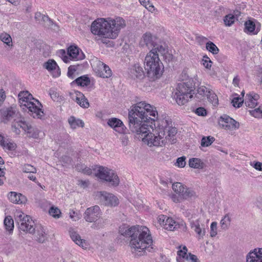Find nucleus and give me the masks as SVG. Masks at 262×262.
I'll return each instance as SVG.
<instances>
[{
  "instance_id": "f257e3e1",
  "label": "nucleus",
  "mask_w": 262,
  "mask_h": 262,
  "mask_svg": "<svg viewBox=\"0 0 262 262\" xmlns=\"http://www.w3.org/2000/svg\"><path fill=\"white\" fill-rule=\"evenodd\" d=\"M157 118L156 108L145 102H140L133 105L128 112V124L130 130L141 135L142 140L149 146H162L167 140H170L177 133L176 127L172 126V121L167 119L157 121L158 126L155 133H149V127H156L155 118Z\"/></svg>"
},
{
  "instance_id": "f03ea898",
  "label": "nucleus",
  "mask_w": 262,
  "mask_h": 262,
  "mask_svg": "<svg viewBox=\"0 0 262 262\" xmlns=\"http://www.w3.org/2000/svg\"><path fill=\"white\" fill-rule=\"evenodd\" d=\"M119 232L126 238H130L129 246L133 254L141 256L150 252L153 240L149 229L143 226H132L129 227L122 225L119 227Z\"/></svg>"
},
{
  "instance_id": "7ed1b4c3",
  "label": "nucleus",
  "mask_w": 262,
  "mask_h": 262,
  "mask_svg": "<svg viewBox=\"0 0 262 262\" xmlns=\"http://www.w3.org/2000/svg\"><path fill=\"white\" fill-rule=\"evenodd\" d=\"M108 19L101 18L94 21L91 28L92 33L105 38H116L120 30L125 27V20L120 17Z\"/></svg>"
},
{
  "instance_id": "20e7f679",
  "label": "nucleus",
  "mask_w": 262,
  "mask_h": 262,
  "mask_svg": "<svg viewBox=\"0 0 262 262\" xmlns=\"http://www.w3.org/2000/svg\"><path fill=\"white\" fill-rule=\"evenodd\" d=\"M18 97L20 106L24 111L28 110V113L33 118L42 119L44 113L41 107H42L40 102L34 98L28 91L20 92Z\"/></svg>"
},
{
  "instance_id": "39448f33",
  "label": "nucleus",
  "mask_w": 262,
  "mask_h": 262,
  "mask_svg": "<svg viewBox=\"0 0 262 262\" xmlns=\"http://www.w3.org/2000/svg\"><path fill=\"white\" fill-rule=\"evenodd\" d=\"M195 81V79L188 78L183 79L182 82L178 83L174 97L179 105H184L193 97L196 87Z\"/></svg>"
},
{
  "instance_id": "423d86ee",
  "label": "nucleus",
  "mask_w": 262,
  "mask_h": 262,
  "mask_svg": "<svg viewBox=\"0 0 262 262\" xmlns=\"http://www.w3.org/2000/svg\"><path fill=\"white\" fill-rule=\"evenodd\" d=\"M145 70L147 76L155 80L162 75L164 71V67L160 61L159 54H155L153 52H149L144 59Z\"/></svg>"
},
{
  "instance_id": "0eeeda50",
  "label": "nucleus",
  "mask_w": 262,
  "mask_h": 262,
  "mask_svg": "<svg viewBox=\"0 0 262 262\" xmlns=\"http://www.w3.org/2000/svg\"><path fill=\"white\" fill-rule=\"evenodd\" d=\"M173 190L176 192L177 195H172V199L174 202H180L183 200H186L195 196V192L189 188H187L181 183L176 182L172 184Z\"/></svg>"
},
{
  "instance_id": "6e6552de",
  "label": "nucleus",
  "mask_w": 262,
  "mask_h": 262,
  "mask_svg": "<svg viewBox=\"0 0 262 262\" xmlns=\"http://www.w3.org/2000/svg\"><path fill=\"white\" fill-rule=\"evenodd\" d=\"M98 178L108 182L111 186H117L119 184V179L114 170L103 166H99L95 174Z\"/></svg>"
},
{
  "instance_id": "1a4fd4ad",
  "label": "nucleus",
  "mask_w": 262,
  "mask_h": 262,
  "mask_svg": "<svg viewBox=\"0 0 262 262\" xmlns=\"http://www.w3.org/2000/svg\"><path fill=\"white\" fill-rule=\"evenodd\" d=\"M0 117L2 121L4 123H7L13 120V121H16L18 126H20L18 121L23 122L24 121V118L21 117L16 108L12 106L1 109L0 110Z\"/></svg>"
},
{
  "instance_id": "9d476101",
  "label": "nucleus",
  "mask_w": 262,
  "mask_h": 262,
  "mask_svg": "<svg viewBox=\"0 0 262 262\" xmlns=\"http://www.w3.org/2000/svg\"><path fill=\"white\" fill-rule=\"evenodd\" d=\"M102 212L99 206L95 205L87 208L83 214L84 219L88 222H95L100 219Z\"/></svg>"
},
{
  "instance_id": "9b49d317",
  "label": "nucleus",
  "mask_w": 262,
  "mask_h": 262,
  "mask_svg": "<svg viewBox=\"0 0 262 262\" xmlns=\"http://www.w3.org/2000/svg\"><path fill=\"white\" fill-rule=\"evenodd\" d=\"M98 194L101 202L105 206L115 207L119 204V200L112 193L100 191Z\"/></svg>"
},
{
  "instance_id": "f8f14e48",
  "label": "nucleus",
  "mask_w": 262,
  "mask_h": 262,
  "mask_svg": "<svg viewBox=\"0 0 262 262\" xmlns=\"http://www.w3.org/2000/svg\"><path fill=\"white\" fill-rule=\"evenodd\" d=\"M219 124L223 128L227 130L238 129L239 127V124L238 122L227 115H223L220 117Z\"/></svg>"
},
{
  "instance_id": "ddd939ff",
  "label": "nucleus",
  "mask_w": 262,
  "mask_h": 262,
  "mask_svg": "<svg viewBox=\"0 0 262 262\" xmlns=\"http://www.w3.org/2000/svg\"><path fill=\"white\" fill-rule=\"evenodd\" d=\"M37 225L35 224L32 217L29 216L25 217V220L23 221L17 226L20 230L26 233L33 234Z\"/></svg>"
},
{
  "instance_id": "4468645a",
  "label": "nucleus",
  "mask_w": 262,
  "mask_h": 262,
  "mask_svg": "<svg viewBox=\"0 0 262 262\" xmlns=\"http://www.w3.org/2000/svg\"><path fill=\"white\" fill-rule=\"evenodd\" d=\"M67 54L70 60H81L85 58L81 50L76 45H71L67 49Z\"/></svg>"
},
{
  "instance_id": "2eb2a0df",
  "label": "nucleus",
  "mask_w": 262,
  "mask_h": 262,
  "mask_svg": "<svg viewBox=\"0 0 262 262\" xmlns=\"http://www.w3.org/2000/svg\"><path fill=\"white\" fill-rule=\"evenodd\" d=\"M107 124L110 127L120 134H124L126 133V127L123 122L118 118H111L108 119Z\"/></svg>"
},
{
  "instance_id": "dca6fc26",
  "label": "nucleus",
  "mask_w": 262,
  "mask_h": 262,
  "mask_svg": "<svg viewBox=\"0 0 262 262\" xmlns=\"http://www.w3.org/2000/svg\"><path fill=\"white\" fill-rule=\"evenodd\" d=\"M32 234L34 235L35 240L39 243H45L48 238L46 229L39 224L37 225Z\"/></svg>"
},
{
  "instance_id": "f3484780",
  "label": "nucleus",
  "mask_w": 262,
  "mask_h": 262,
  "mask_svg": "<svg viewBox=\"0 0 262 262\" xmlns=\"http://www.w3.org/2000/svg\"><path fill=\"white\" fill-rule=\"evenodd\" d=\"M18 123H19L20 127L27 133L29 138H38L40 132L37 128L33 127L25 120L23 122L18 121Z\"/></svg>"
},
{
  "instance_id": "a211bd4d",
  "label": "nucleus",
  "mask_w": 262,
  "mask_h": 262,
  "mask_svg": "<svg viewBox=\"0 0 262 262\" xmlns=\"http://www.w3.org/2000/svg\"><path fill=\"white\" fill-rule=\"evenodd\" d=\"M43 67L50 72L54 77H58L61 74L60 69L54 59H49L43 63Z\"/></svg>"
},
{
  "instance_id": "6ab92c4d",
  "label": "nucleus",
  "mask_w": 262,
  "mask_h": 262,
  "mask_svg": "<svg viewBox=\"0 0 262 262\" xmlns=\"http://www.w3.org/2000/svg\"><path fill=\"white\" fill-rule=\"evenodd\" d=\"M246 262H262V248H255L246 255Z\"/></svg>"
},
{
  "instance_id": "aec40b11",
  "label": "nucleus",
  "mask_w": 262,
  "mask_h": 262,
  "mask_svg": "<svg viewBox=\"0 0 262 262\" xmlns=\"http://www.w3.org/2000/svg\"><path fill=\"white\" fill-rule=\"evenodd\" d=\"M69 233L71 239L75 244L83 249H86L88 248V242L85 240L81 239L80 235L74 229H70Z\"/></svg>"
},
{
  "instance_id": "412c9836",
  "label": "nucleus",
  "mask_w": 262,
  "mask_h": 262,
  "mask_svg": "<svg viewBox=\"0 0 262 262\" xmlns=\"http://www.w3.org/2000/svg\"><path fill=\"white\" fill-rule=\"evenodd\" d=\"M8 198L11 202L17 204H25L27 201V198L25 195L14 191L9 192Z\"/></svg>"
},
{
  "instance_id": "4be33fe9",
  "label": "nucleus",
  "mask_w": 262,
  "mask_h": 262,
  "mask_svg": "<svg viewBox=\"0 0 262 262\" xmlns=\"http://www.w3.org/2000/svg\"><path fill=\"white\" fill-rule=\"evenodd\" d=\"M190 227L196 232L198 238H203L205 234V229L204 225H200L199 220L192 221L190 223Z\"/></svg>"
},
{
  "instance_id": "5701e85b",
  "label": "nucleus",
  "mask_w": 262,
  "mask_h": 262,
  "mask_svg": "<svg viewBox=\"0 0 262 262\" xmlns=\"http://www.w3.org/2000/svg\"><path fill=\"white\" fill-rule=\"evenodd\" d=\"M130 75L133 78L143 79L145 77V72L143 68L139 64L136 63L130 71Z\"/></svg>"
},
{
  "instance_id": "b1692460",
  "label": "nucleus",
  "mask_w": 262,
  "mask_h": 262,
  "mask_svg": "<svg viewBox=\"0 0 262 262\" xmlns=\"http://www.w3.org/2000/svg\"><path fill=\"white\" fill-rule=\"evenodd\" d=\"M244 32L250 35H256L259 31L258 28H256L255 23L251 20H249L245 23Z\"/></svg>"
},
{
  "instance_id": "393cba45",
  "label": "nucleus",
  "mask_w": 262,
  "mask_h": 262,
  "mask_svg": "<svg viewBox=\"0 0 262 262\" xmlns=\"http://www.w3.org/2000/svg\"><path fill=\"white\" fill-rule=\"evenodd\" d=\"M76 95L75 101L81 107L85 108H88L90 106L89 102L84 95L80 92H76Z\"/></svg>"
},
{
  "instance_id": "a878e982",
  "label": "nucleus",
  "mask_w": 262,
  "mask_h": 262,
  "mask_svg": "<svg viewBox=\"0 0 262 262\" xmlns=\"http://www.w3.org/2000/svg\"><path fill=\"white\" fill-rule=\"evenodd\" d=\"M258 97V95L256 94H247L245 102L246 105L250 108H254L257 104V100Z\"/></svg>"
},
{
  "instance_id": "bb28decb",
  "label": "nucleus",
  "mask_w": 262,
  "mask_h": 262,
  "mask_svg": "<svg viewBox=\"0 0 262 262\" xmlns=\"http://www.w3.org/2000/svg\"><path fill=\"white\" fill-rule=\"evenodd\" d=\"M164 226L166 230L173 231L179 227V225L171 217H168L166 220Z\"/></svg>"
},
{
  "instance_id": "cd10ccee",
  "label": "nucleus",
  "mask_w": 262,
  "mask_h": 262,
  "mask_svg": "<svg viewBox=\"0 0 262 262\" xmlns=\"http://www.w3.org/2000/svg\"><path fill=\"white\" fill-rule=\"evenodd\" d=\"M189 165L191 168L203 169L205 164L200 159L193 158L189 159Z\"/></svg>"
},
{
  "instance_id": "c85d7f7f",
  "label": "nucleus",
  "mask_w": 262,
  "mask_h": 262,
  "mask_svg": "<svg viewBox=\"0 0 262 262\" xmlns=\"http://www.w3.org/2000/svg\"><path fill=\"white\" fill-rule=\"evenodd\" d=\"M156 38L150 33H146L142 36V40L147 47L152 46L156 44Z\"/></svg>"
},
{
  "instance_id": "c756f323",
  "label": "nucleus",
  "mask_w": 262,
  "mask_h": 262,
  "mask_svg": "<svg viewBox=\"0 0 262 262\" xmlns=\"http://www.w3.org/2000/svg\"><path fill=\"white\" fill-rule=\"evenodd\" d=\"M68 122L72 129H75L78 127H83L84 125L83 121L79 119H76L74 116H71L68 119Z\"/></svg>"
},
{
  "instance_id": "7c9ffc66",
  "label": "nucleus",
  "mask_w": 262,
  "mask_h": 262,
  "mask_svg": "<svg viewBox=\"0 0 262 262\" xmlns=\"http://www.w3.org/2000/svg\"><path fill=\"white\" fill-rule=\"evenodd\" d=\"M90 79L88 76L83 75L76 78L72 83H75L81 86H87L90 84Z\"/></svg>"
},
{
  "instance_id": "2f4dec72",
  "label": "nucleus",
  "mask_w": 262,
  "mask_h": 262,
  "mask_svg": "<svg viewBox=\"0 0 262 262\" xmlns=\"http://www.w3.org/2000/svg\"><path fill=\"white\" fill-rule=\"evenodd\" d=\"M81 64L71 65L68 68L67 75L69 78L73 79L75 78V73L80 70Z\"/></svg>"
},
{
  "instance_id": "473e14b6",
  "label": "nucleus",
  "mask_w": 262,
  "mask_h": 262,
  "mask_svg": "<svg viewBox=\"0 0 262 262\" xmlns=\"http://www.w3.org/2000/svg\"><path fill=\"white\" fill-rule=\"evenodd\" d=\"M167 51V49L166 48L165 45H159L157 43L155 45L152 49L149 52H153L155 54H158V53L163 55Z\"/></svg>"
},
{
  "instance_id": "72a5a7b5",
  "label": "nucleus",
  "mask_w": 262,
  "mask_h": 262,
  "mask_svg": "<svg viewBox=\"0 0 262 262\" xmlns=\"http://www.w3.org/2000/svg\"><path fill=\"white\" fill-rule=\"evenodd\" d=\"M187 249L186 246L183 248V249L178 250L177 261L178 262H184L185 260H186V257H188L189 254H187Z\"/></svg>"
},
{
  "instance_id": "f704fd0d",
  "label": "nucleus",
  "mask_w": 262,
  "mask_h": 262,
  "mask_svg": "<svg viewBox=\"0 0 262 262\" xmlns=\"http://www.w3.org/2000/svg\"><path fill=\"white\" fill-rule=\"evenodd\" d=\"M4 226L6 230L10 233L13 231L14 229V221L11 216H7L4 221Z\"/></svg>"
},
{
  "instance_id": "c9c22d12",
  "label": "nucleus",
  "mask_w": 262,
  "mask_h": 262,
  "mask_svg": "<svg viewBox=\"0 0 262 262\" xmlns=\"http://www.w3.org/2000/svg\"><path fill=\"white\" fill-rule=\"evenodd\" d=\"M210 91L204 85L200 86L197 89L198 93L195 95V97L201 99L206 96L210 93Z\"/></svg>"
},
{
  "instance_id": "e433bc0d",
  "label": "nucleus",
  "mask_w": 262,
  "mask_h": 262,
  "mask_svg": "<svg viewBox=\"0 0 262 262\" xmlns=\"http://www.w3.org/2000/svg\"><path fill=\"white\" fill-rule=\"evenodd\" d=\"M231 217L229 214H226L221 221V226L222 229L227 230L228 229L231 222Z\"/></svg>"
},
{
  "instance_id": "4c0bfd02",
  "label": "nucleus",
  "mask_w": 262,
  "mask_h": 262,
  "mask_svg": "<svg viewBox=\"0 0 262 262\" xmlns=\"http://www.w3.org/2000/svg\"><path fill=\"white\" fill-rule=\"evenodd\" d=\"M214 141L215 138L213 137H203L201 140V145L203 147H208L210 146Z\"/></svg>"
},
{
  "instance_id": "58836bf2",
  "label": "nucleus",
  "mask_w": 262,
  "mask_h": 262,
  "mask_svg": "<svg viewBox=\"0 0 262 262\" xmlns=\"http://www.w3.org/2000/svg\"><path fill=\"white\" fill-rule=\"evenodd\" d=\"M103 70L101 71L100 76L103 78H109L112 75V72L108 66L103 63Z\"/></svg>"
},
{
  "instance_id": "ea45409f",
  "label": "nucleus",
  "mask_w": 262,
  "mask_h": 262,
  "mask_svg": "<svg viewBox=\"0 0 262 262\" xmlns=\"http://www.w3.org/2000/svg\"><path fill=\"white\" fill-rule=\"evenodd\" d=\"M206 48L207 50L213 54H217L219 51V49L211 41H208L206 43Z\"/></svg>"
},
{
  "instance_id": "a19ab883",
  "label": "nucleus",
  "mask_w": 262,
  "mask_h": 262,
  "mask_svg": "<svg viewBox=\"0 0 262 262\" xmlns=\"http://www.w3.org/2000/svg\"><path fill=\"white\" fill-rule=\"evenodd\" d=\"M208 100L212 103L214 106L218 104V98L217 95L212 91H210V93L206 96Z\"/></svg>"
},
{
  "instance_id": "79ce46f5",
  "label": "nucleus",
  "mask_w": 262,
  "mask_h": 262,
  "mask_svg": "<svg viewBox=\"0 0 262 262\" xmlns=\"http://www.w3.org/2000/svg\"><path fill=\"white\" fill-rule=\"evenodd\" d=\"M223 20L226 26H231L235 21V16L232 14H227L224 17Z\"/></svg>"
},
{
  "instance_id": "37998d69",
  "label": "nucleus",
  "mask_w": 262,
  "mask_h": 262,
  "mask_svg": "<svg viewBox=\"0 0 262 262\" xmlns=\"http://www.w3.org/2000/svg\"><path fill=\"white\" fill-rule=\"evenodd\" d=\"M0 39L8 46L12 44V38L10 35L6 33H2L0 34Z\"/></svg>"
},
{
  "instance_id": "c03bdc74",
  "label": "nucleus",
  "mask_w": 262,
  "mask_h": 262,
  "mask_svg": "<svg viewBox=\"0 0 262 262\" xmlns=\"http://www.w3.org/2000/svg\"><path fill=\"white\" fill-rule=\"evenodd\" d=\"M26 216H29V215H25V214L21 211H16L14 215L15 221L16 224L18 225L23 222V221L25 220V218Z\"/></svg>"
},
{
  "instance_id": "a18cd8bd",
  "label": "nucleus",
  "mask_w": 262,
  "mask_h": 262,
  "mask_svg": "<svg viewBox=\"0 0 262 262\" xmlns=\"http://www.w3.org/2000/svg\"><path fill=\"white\" fill-rule=\"evenodd\" d=\"M140 4L146 8L149 11L153 12L155 7L149 0H139Z\"/></svg>"
},
{
  "instance_id": "49530a36",
  "label": "nucleus",
  "mask_w": 262,
  "mask_h": 262,
  "mask_svg": "<svg viewBox=\"0 0 262 262\" xmlns=\"http://www.w3.org/2000/svg\"><path fill=\"white\" fill-rule=\"evenodd\" d=\"M49 214L55 218H59L60 216V210L57 208L55 207H51L49 210Z\"/></svg>"
},
{
  "instance_id": "de8ad7c7",
  "label": "nucleus",
  "mask_w": 262,
  "mask_h": 262,
  "mask_svg": "<svg viewBox=\"0 0 262 262\" xmlns=\"http://www.w3.org/2000/svg\"><path fill=\"white\" fill-rule=\"evenodd\" d=\"M202 62L205 68L209 70L211 69L212 62L207 56L205 55L203 56Z\"/></svg>"
},
{
  "instance_id": "09e8293b",
  "label": "nucleus",
  "mask_w": 262,
  "mask_h": 262,
  "mask_svg": "<svg viewBox=\"0 0 262 262\" xmlns=\"http://www.w3.org/2000/svg\"><path fill=\"white\" fill-rule=\"evenodd\" d=\"M23 171L25 173H34L36 172V169L30 164H26L23 168Z\"/></svg>"
},
{
  "instance_id": "8fccbe9b",
  "label": "nucleus",
  "mask_w": 262,
  "mask_h": 262,
  "mask_svg": "<svg viewBox=\"0 0 262 262\" xmlns=\"http://www.w3.org/2000/svg\"><path fill=\"white\" fill-rule=\"evenodd\" d=\"M58 54L64 62L67 63L70 62L69 55H68L67 52L64 50H59L58 51Z\"/></svg>"
},
{
  "instance_id": "3c124183",
  "label": "nucleus",
  "mask_w": 262,
  "mask_h": 262,
  "mask_svg": "<svg viewBox=\"0 0 262 262\" xmlns=\"http://www.w3.org/2000/svg\"><path fill=\"white\" fill-rule=\"evenodd\" d=\"M108 223V221L107 219H101L98 220L97 222H95V224L93 225V227L94 228H96V229H99L104 227V226Z\"/></svg>"
},
{
  "instance_id": "603ef678",
  "label": "nucleus",
  "mask_w": 262,
  "mask_h": 262,
  "mask_svg": "<svg viewBox=\"0 0 262 262\" xmlns=\"http://www.w3.org/2000/svg\"><path fill=\"white\" fill-rule=\"evenodd\" d=\"M243 102V99L242 98H240L238 97L234 98L232 100L233 105L237 108L240 107L242 106Z\"/></svg>"
},
{
  "instance_id": "864d4df0",
  "label": "nucleus",
  "mask_w": 262,
  "mask_h": 262,
  "mask_svg": "<svg viewBox=\"0 0 262 262\" xmlns=\"http://www.w3.org/2000/svg\"><path fill=\"white\" fill-rule=\"evenodd\" d=\"M185 160L186 157L185 156H182L178 158L177 159L175 165L180 168L184 167L186 165Z\"/></svg>"
},
{
  "instance_id": "5fc2aeb1",
  "label": "nucleus",
  "mask_w": 262,
  "mask_h": 262,
  "mask_svg": "<svg viewBox=\"0 0 262 262\" xmlns=\"http://www.w3.org/2000/svg\"><path fill=\"white\" fill-rule=\"evenodd\" d=\"M210 236L214 237L217 234V223L213 222L211 224L210 226Z\"/></svg>"
},
{
  "instance_id": "6e6d98bb",
  "label": "nucleus",
  "mask_w": 262,
  "mask_h": 262,
  "mask_svg": "<svg viewBox=\"0 0 262 262\" xmlns=\"http://www.w3.org/2000/svg\"><path fill=\"white\" fill-rule=\"evenodd\" d=\"M11 127L13 132H14L15 134L18 135L20 134V130L19 128H21L20 126L18 125L16 121H13L11 124Z\"/></svg>"
},
{
  "instance_id": "4d7b16f0",
  "label": "nucleus",
  "mask_w": 262,
  "mask_h": 262,
  "mask_svg": "<svg viewBox=\"0 0 262 262\" xmlns=\"http://www.w3.org/2000/svg\"><path fill=\"white\" fill-rule=\"evenodd\" d=\"M195 113L200 116H205L207 115L206 110L203 107H200L195 109Z\"/></svg>"
},
{
  "instance_id": "13d9d810",
  "label": "nucleus",
  "mask_w": 262,
  "mask_h": 262,
  "mask_svg": "<svg viewBox=\"0 0 262 262\" xmlns=\"http://www.w3.org/2000/svg\"><path fill=\"white\" fill-rule=\"evenodd\" d=\"M163 58L164 60L166 62H169L172 61L173 59V55L172 54H170L168 52V51H167L165 54H164L163 55Z\"/></svg>"
},
{
  "instance_id": "bf43d9fd",
  "label": "nucleus",
  "mask_w": 262,
  "mask_h": 262,
  "mask_svg": "<svg viewBox=\"0 0 262 262\" xmlns=\"http://www.w3.org/2000/svg\"><path fill=\"white\" fill-rule=\"evenodd\" d=\"M186 260L189 262H200V260L195 255L192 254L191 253H189L188 257H186Z\"/></svg>"
},
{
  "instance_id": "052dcab7",
  "label": "nucleus",
  "mask_w": 262,
  "mask_h": 262,
  "mask_svg": "<svg viewBox=\"0 0 262 262\" xmlns=\"http://www.w3.org/2000/svg\"><path fill=\"white\" fill-rule=\"evenodd\" d=\"M195 39L200 44H203L208 40L207 38H206V37L200 35L199 34L196 35Z\"/></svg>"
},
{
  "instance_id": "680f3d73",
  "label": "nucleus",
  "mask_w": 262,
  "mask_h": 262,
  "mask_svg": "<svg viewBox=\"0 0 262 262\" xmlns=\"http://www.w3.org/2000/svg\"><path fill=\"white\" fill-rule=\"evenodd\" d=\"M256 170L262 171V163L260 162H253V164H251Z\"/></svg>"
},
{
  "instance_id": "e2e57ef3",
  "label": "nucleus",
  "mask_w": 262,
  "mask_h": 262,
  "mask_svg": "<svg viewBox=\"0 0 262 262\" xmlns=\"http://www.w3.org/2000/svg\"><path fill=\"white\" fill-rule=\"evenodd\" d=\"M61 161L64 164H69L71 163L72 159L70 157L65 155L61 157Z\"/></svg>"
},
{
  "instance_id": "0e129e2a",
  "label": "nucleus",
  "mask_w": 262,
  "mask_h": 262,
  "mask_svg": "<svg viewBox=\"0 0 262 262\" xmlns=\"http://www.w3.org/2000/svg\"><path fill=\"white\" fill-rule=\"evenodd\" d=\"M5 147H7V148L9 150H14L16 148V144L14 142H9L6 143Z\"/></svg>"
},
{
  "instance_id": "69168bd1",
  "label": "nucleus",
  "mask_w": 262,
  "mask_h": 262,
  "mask_svg": "<svg viewBox=\"0 0 262 262\" xmlns=\"http://www.w3.org/2000/svg\"><path fill=\"white\" fill-rule=\"evenodd\" d=\"M62 137L63 139L64 140V141H63V142H62L63 143L66 144H68L70 143L71 138L68 134H64L62 135Z\"/></svg>"
},
{
  "instance_id": "338daca9",
  "label": "nucleus",
  "mask_w": 262,
  "mask_h": 262,
  "mask_svg": "<svg viewBox=\"0 0 262 262\" xmlns=\"http://www.w3.org/2000/svg\"><path fill=\"white\" fill-rule=\"evenodd\" d=\"M70 217L74 221L78 220L79 219V217L78 215L77 212L72 210L69 213Z\"/></svg>"
},
{
  "instance_id": "774afa93",
  "label": "nucleus",
  "mask_w": 262,
  "mask_h": 262,
  "mask_svg": "<svg viewBox=\"0 0 262 262\" xmlns=\"http://www.w3.org/2000/svg\"><path fill=\"white\" fill-rule=\"evenodd\" d=\"M250 113L252 115L256 117L258 115L262 114V110L260 108H257L251 111Z\"/></svg>"
}]
</instances>
